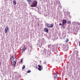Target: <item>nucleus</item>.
Instances as JSON below:
<instances>
[{
	"mask_svg": "<svg viewBox=\"0 0 80 80\" xmlns=\"http://www.w3.org/2000/svg\"><path fill=\"white\" fill-rule=\"evenodd\" d=\"M44 31L45 32H47V33L48 32V29L46 28H44Z\"/></svg>",
	"mask_w": 80,
	"mask_h": 80,
	"instance_id": "obj_7",
	"label": "nucleus"
},
{
	"mask_svg": "<svg viewBox=\"0 0 80 80\" xmlns=\"http://www.w3.org/2000/svg\"><path fill=\"white\" fill-rule=\"evenodd\" d=\"M79 46H80V42H79Z\"/></svg>",
	"mask_w": 80,
	"mask_h": 80,
	"instance_id": "obj_21",
	"label": "nucleus"
},
{
	"mask_svg": "<svg viewBox=\"0 0 80 80\" xmlns=\"http://www.w3.org/2000/svg\"><path fill=\"white\" fill-rule=\"evenodd\" d=\"M62 22L63 25H64L65 23H67V20L63 19L62 21Z\"/></svg>",
	"mask_w": 80,
	"mask_h": 80,
	"instance_id": "obj_5",
	"label": "nucleus"
},
{
	"mask_svg": "<svg viewBox=\"0 0 80 80\" xmlns=\"http://www.w3.org/2000/svg\"><path fill=\"white\" fill-rule=\"evenodd\" d=\"M38 70H39V71H41L42 70V66L41 65H38Z\"/></svg>",
	"mask_w": 80,
	"mask_h": 80,
	"instance_id": "obj_8",
	"label": "nucleus"
},
{
	"mask_svg": "<svg viewBox=\"0 0 80 80\" xmlns=\"http://www.w3.org/2000/svg\"><path fill=\"white\" fill-rule=\"evenodd\" d=\"M25 66L24 65H23L22 68V70L25 69Z\"/></svg>",
	"mask_w": 80,
	"mask_h": 80,
	"instance_id": "obj_13",
	"label": "nucleus"
},
{
	"mask_svg": "<svg viewBox=\"0 0 80 80\" xmlns=\"http://www.w3.org/2000/svg\"><path fill=\"white\" fill-rule=\"evenodd\" d=\"M22 61H23V59H22L21 60V63H22Z\"/></svg>",
	"mask_w": 80,
	"mask_h": 80,
	"instance_id": "obj_16",
	"label": "nucleus"
},
{
	"mask_svg": "<svg viewBox=\"0 0 80 80\" xmlns=\"http://www.w3.org/2000/svg\"><path fill=\"white\" fill-rule=\"evenodd\" d=\"M62 27H63V28H64V29H65V26H62Z\"/></svg>",
	"mask_w": 80,
	"mask_h": 80,
	"instance_id": "obj_17",
	"label": "nucleus"
},
{
	"mask_svg": "<svg viewBox=\"0 0 80 80\" xmlns=\"http://www.w3.org/2000/svg\"><path fill=\"white\" fill-rule=\"evenodd\" d=\"M30 72H31V71H30V70H29L27 71V73H30Z\"/></svg>",
	"mask_w": 80,
	"mask_h": 80,
	"instance_id": "obj_14",
	"label": "nucleus"
},
{
	"mask_svg": "<svg viewBox=\"0 0 80 80\" xmlns=\"http://www.w3.org/2000/svg\"><path fill=\"white\" fill-rule=\"evenodd\" d=\"M14 58H15V57H14V55H13L12 57H11L10 59V61L11 62H13L14 60Z\"/></svg>",
	"mask_w": 80,
	"mask_h": 80,
	"instance_id": "obj_3",
	"label": "nucleus"
},
{
	"mask_svg": "<svg viewBox=\"0 0 80 80\" xmlns=\"http://www.w3.org/2000/svg\"><path fill=\"white\" fill-rule=\"evenodd\" d=\"M69 39H67L66 40V42H68Z\"/></svg>",
	"mask_w": 80,
	"mask_h": 80,
	"instance_id": "obj_15",
	"label": "nucleus"
},
{
	"mask_svg": "<svg viewBox=\"0 0 80 80\" xmlns=\"http://www.w3.org/2000/svg\"><path fill=\"white\" fill-rule=\"evenodd\" d=\"M46 25L47 27H48L49 28H52L53 27V24H46Z\"/></svg>",
	"mask_w": 80,
	"mask_h": 80,
	"instance_id": "obj_2",
	"label": "nucleus"
},
{
	"mask_svg": "<svg viewBox=\"0 0 80 80\" xmlns=\"http://www.w3.org/2000/svg\"><path fill=\"white\" fill-rule=\"evenodd\" d=\"M68 23L69 25H71V21H68Z\"/></svg>",
	"mask_w": 80,
	"mask_h": 80,
	"instance_id": "obj_12",
	"label": "nucleus"
},
{
	"mask_svg": "<svg viewBox=\"0 0 80 80\" xmlns=\"http://www.w3.org/2000/svg\"><path fill=\"white\" fill-rule=\"evenodd\" d=\"M16 62L15 61H14L13 62H12V66L13 67H15V65L16 64Z\"/></svg>",
	"mask_w": 80,
	"mask_h": 80,
	"instance_id": "obj_9",
	"label": "nucleus"
},
{
	"mask_svg": "<svg viewBox=\"0 0 80 80\" xmlns=\"http://www.w3.org/2000/svg\"><path fill=\"white\" fill-rule=\"evenodd\" d=\"M38 2L37 1H34L32 2V4L30 5L31 7H36L37 6Z\"/></svg>",
	"mask_w": 80,
	"mask_h": 80,
	"instance_id": "obj_1",
	"label": "nucleus"
},
{
	"mask_svg": "<svg viewBox=\"0 0 80 80\" xmlns=\"http://www.w3.org/2000/svg\"><path fill=\"white\" fill-rule=\"evenodd\" d=\"M26 49H27V48H25V47H24V48H22V52H24V51H25V50H26Z\"/></svg>",
	"mask_w": 80,
	"mask_h": 80,
	"instance_id": "obj_10",
	"label": "nucleus"
},
{
	"mask_svg": "<svg viewBox=\"0 0 80 80\" xmlns=\"http://www.w3.org/2000/svg\"><path fill=\"white\" fill-rule=\"evenodd\" d=\"M0 65H1V62H0Z\"/></svg>",
	"mask_w": 80,
	"mask_h": 80,
	"instance_id": "obj_22",
	"label": "nucleus"
},
{
	"mask_svg": "<svg viewBox=\"0 0 80 80\" xmlns=\"http://www.w3.org/2000/svg\"><path fill=\"white\" fill-rule=\"evenodd\" d=\"M58 74V73H57V74H55V75H56V76H55L56 77H57V74Z\"/></svg>",
	"mask_w": 80,
	"mask_h": 80,
	"instance_id": "obj_18",
	"label": "nucleus"
},
{
	"mask_svg": "<svg viewBox=\"0 0 80 80\" xmlns=\"http://www.w3.org/2000/svg\"><path fill=\"white\" fill-rule=\"evenodd\" d=\"M59 25H61V26L62 25V24L61 23H60Z\"/></svg>",
	"mask_w": 80,
	"mask_h": 80,
	"instance_id": "obj_19",
	"label": "nucleus"
},
{
	"mask_svg": "<svg viewBox=\"0 0 80 80\" xmlns=\"http://www.w3.org/2000/svg\"><path fill=\"white\" fill-rule=\"evenodd\" d=\"M9 29V28H8V27H6L4 30L5 32L6 33H7Z\"/></svg>",
	"mask_w": 80,
	"mask_h": 80,
	"instance_id": "obj_4",
	"label": "nucleus"
},
{
	"mask_svg": "<svg viewBox=\"0 0 80 80\" xmlns=\"http://www.w3.org/2000/svg\"><path fill=\"white\" fill-rule=\"evenodd\" d=\"M44 63H45V64H46V62H44Z\"/></svg>",
	"mask_w": 80,
	"mask_h": 80,
	"instance_id": "obj_20",
	"label": "nucleus"
},
{
	"mask_svg": "<svg viewBox=\"0 0 80 80\" xmlns=\"http://www.w3.org/2000/svg\"><path fill=\"white\" fill-rule=\"evenodd\" d=\"M33 1V0H27V2H28V4H31L32 3V1Z\"/></svg>",
	"mask_w": 80,
	"mask_h": 80,
	"instance_id": "obj_6",
	"label": "nucleus"
},
{
	"mask_svg": "<svg viewBox=\"0 0 80 80\" xmlns=\"http://www.w3.org/2000/svg\"><path fill=\"white\" fill-rule=\"evenodd\" d=\"M13 4L14 5H16V4H17V3L16 2V1L15 0H14L13 1Z\"/></svg>",
	"mask_w": 80,
	"mask_h": 80,
	"instance_id": "obj_11",
	"label": "nucleus"
}]
</instances>
